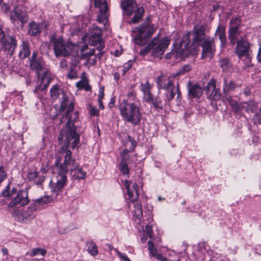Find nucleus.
I'll return each mask as SVG.
<instances>
[{"instance_id":"42","label":"nucleus","mask_w":261,"mask_h":261,"mask_svg":"<svg viewBox=\"0 0 261 261\" xmlns=\"http://www.w3.org/2000/svg\"><path fill=\"white\" fill-rule=\"evenodd\" d=\"M192 65L191 64H185L179 68L178 72L176 74L183 75L190 71L192 69Z\"/></svg>"},{"instance_id":"20","label":"nucleus","mask_w":261,"mask_h":261,"mask_svg":"<svg viewBox=\"0 0 261 261\" xmlns=\"http://www.w3.org/2000/svg\"><path fill=\"white\" fill-rule=\"evenodd\" d=\"M137 6V3L135 0H125L121 4V7L124 13L130 16L135 8Z\"/></svg>"},{"instance_id":"51","label":"nucleus","mask_w":261,"mask_h":261,"mask_svg":"<svg viewBox=\"0 0 261 261\" xmlns=\"http://www.w3.org/2000/svg\"><path fill=\"white\" fill-rule=\"evenodd\" d=\"M220 65L223 70L227 69L230 66L229 60L227 58L221 59L220 61Z\"/></svg>"},{"instance_id":"50","label":"nucleus","mask_w":261,"mask_h":261,"mask_svg":"<svg viewBox=\"0 0 261 261\" xmlns=\"http://www.w3.org/2000/svg\"><path fill=\"white\" fill-rule=\"evenodd\" d=\"M119 169L123 175H127V177H129L128 174L129 169L128 167V164H119Z\"/></svg>"},{"instance_id":"10","label":"nucleus","mask_w":261,"mask_h":261,"mask_svg":"<svg viewBox=\"0 0 261 261\" xmlns=\"http://www.w3.org/2000/svg\"><path fill=\"white\" fill-rule=\"evenodd\" d=\"M155 37L156 41L155 43H152L153 47L152 48V54L155 57H159L164 53L169 44L170 40L167 37L163 38L160 40H159L158 36Z\"/></svg>"},{"instance_id":"17","label":"nucleus","mask_w":261,"mask_h":261,"mask_svg":"<svg viewBox=\"0 0 261 261\" xmlns=\"http://www.w3.org/2000/svg\"><path fill=\"white\" fill-rule=\"evenodd\" d=\"M166 91V97L167 100L170 101L172 100L176 93H177V98L180 97V93L179 90L178 84L175 85L173 83L170 84L166 88L164 89Z\"/></svg>"},{"instance_id":"45","label":"nucleus","mask_w":261,"mask_h":261,"mask_svg":"<svg viewBox=\"0 0 261 261\" xmlns=\"http://www.w3.org/2000/svg\"><path fill=\"white\" fill-rule=\"evenodd\" d=\"M62 97L61 101L60 103V109L61 111H63L66 108L68 103V98L66 96V94L64 92H63L62 93Z\"/></svg>"},{"instance_id":"43","label":"nucleus","mask_w":261,"mask_h":261,"mask_svg":"<svg viewBox=\"0 0 261 261\" xmlns=\"http://www.w3.org/2000/svg\"><path fill=\"white\" fill-rule=\"evenodd\" d=\"M88 251L89 253L93 256L96 255L98 254V249L96 244L93 242L89 243L88 247Z\"/></svg>"},{"instance_id":"35","label":"nucleus","mask_w":261,"mask_h":261,"mask_svg":"<svg viewBox=\"0 0 261 261\" xmlns=\"http://www.w3.org/2000/svg\"><path fill=\"white\" fill-rule=\"evenodd\" d=\"M224 97L235 113H238L241 111V103L239 105L237 101L232 99L230 95Z\"/></svg>"},{"instance_id":"31","label":"nucleus","mask_w":261,"mask_h":261,"mask_svg":"<svg viewBox=\"0 0 261 261\" xmlns=\"http://www.w3.org/2000/svg\"><path fill=\"white\" fill-rule=\"evenodd\" d=\"M257 108L256 103L253 101L241 103V110L244 109L247 112H254L256 111Z\"/></svg>"},{"instance_id":"29","label":"nucleus","mask_w":261,"mask_h":261,"mask_svg":"<svg viewBox=\"0 0 261 261\" xmlns=\"http://www.w3.org/2000/svg\"><path fill=\"white\" fill-rule=\"evenodd\" d=\"M74 179H84L86 177V172L81 168H76L71 171Z\"/></svg>"},{"instance_id":"32","label":"nucleus","mask_w":261,"mask_h":261,"mask_svg":"<svg viewBox=\"0 0 261 261\" xmlns=\"http://www.w3.org/2000/svg\"><path fill=\"white\" fill-rule=\"evenodd\" d=\"M95 7L99 9L101 14H106L108 9V3L106 0H94Z\"/></svg>"},{"instance_id":"4","label":"nucleus","mask_w":261,"mask_h":261,"mask_svg":"<svg viewBox=\"0 0 261 261\" xmlns=\"http://www.w3.org/2000/svg\"><path fill=\"white\" fill-rule=\"evenodd\" d=\"M50 42L53 45V49L56 57L69 56L71 50L75 47L74 44L70 42L65 43L62 37L57 38L55 35L50 37Z\"/></svg>"},{"instance_id":"39","label":"nucleus","mask_w":261,"mask_h":261,"mask_svg":"<svg viewBox=\"0 0 261 261\" xmlns=\"http://www.w3.org/2000/svg\"><path fill=\"white\" fill-rule=\"evenodd\" d=\"M64 148L67 149L64 146L62 149V151H63V154H65L64 163H70L71 162H73L74 160L72 159L71 157V151L69 150H64Z\"/></svg>"},{"instance_id":"64","label":"nucleus","mask_w":261,"mask_h":261,"mask_svg":"<svg viewBox=\"0 0 261 261\" xmlns=\"http://www.w3.org/2000/svg\"><path fill=\"white\" fill-rule=\"evenodd\" d=\"M106 14H102L100 13V15H98L97 21L100 23H104V21L106 20Z\"/></svg>"},{"instance_id":"62","label":"nucleus","mask_w":261,"mask_h":261,"mask_svg":"<svg viewBox=\"0 0 261 261\" xmlns=\"http://www.w3.org/2000/svg\"><path fill=\"white\" fill-rule=\"evenodd\" d=\"M71 61L70 64L72 67L74 68L78 65L79 61L78 59H77V58L75 56H72L71 57Z\"/></svg>"},{"instance_id":"59","label":"nucleus","mask_w":261,"mask_h":261,"mask_svg":"<svg viewBox=\"0 0 261 261\" xmlns=\"http://www.w3.org/2000/svg\"><path fill=\"white\" fill-rule=\"evenodd\" d=\"M145 230L148 237L151 239L153 236V229L151 225H147L145 226Z\"/></svg>"},{"instance_id":"36","label":"nucleus","mask_w":261,"mask_h":261,"mask_svg":"<svg viewBox=\"0 0 261 261\" xmlns=\"http://www.w3.org/2000/svg\"><path fill=\"white\" fill-rule=\"evenodd\" d=\"M134 216L136 218L140 220L143 216L142 210V205L141 203L139 201H137L134 203Z\"/></svg>"},{"instance_id":"49","label":"nucleus","mask_w":261,"mask_h":261,"mask_svg":"<svg viewBox=\"0 0 261 261\" xmlns=\"http://www.w3.org/2000/svg\"><path fill=\"white\" fill-rule=\"evenodd\" d=\"M127 141L126 142L127 145H129V151H133L135 146H136V142L134 139L131 136L127 135Z\"/></svg>"},{"instance_id":"28","label":"nucleus","mask_w":261,"mask_h":261,"mask_svg":"<svg viewBox=\"0 0 261 261\" xmlns=\"http://www.w3.org/2000/svg\"><path fill=\"white\" fill-rule=\"evenodd\" d=\"M10 197V185H8L5 189L2 192V195L0 196V205H4L7 204Z\"/></svg>"},{"instance_id":"54","label":"nucleus","mask_w":261,"mask_h":261,"mask_svg":"<svg viewBox=\"0 0 261 261\" xmlns=\"http://www.w3.org/2000/svg\"><path fill=\"white\" fill-rule=\"evenodd\" d=\"M88 111L89 114L91 116H99V111L95 107L91 105L89 106Z\"/></svg>"},{"instance_id":"37","label":"nucleus","mask_w":261,"mask_h":261,"mask_svg":"<svg viewBox=\"0 0 261 261\" xmlns=\"http://www.w3.org/2000/svg\"><path fill=\"white\" fill-rule=\"evenodd\" d=\"M76 86L79 89H84L86 91H89L91 90V87L88 84L87 79H83L76 83Z\"/></svg>"},{"instance_id":"21","label":"nucleus","mask_w":261,"mask_h":261,"mask_svg":"<svg viewBox=\"0 0 261 261\" xmlns=\"http://www.w3.org/2000/svg\"><path fill=\"white\" fill-rule=\"evenodd\" d=\"M241 31L240 29L237 28H229L228 32V38L229 42L232 45H234L239 40L241 39Z\"/></svg>"},{"instance_id":"25","label":"nucleus","mask_w":261,"mask_h":261,"mask_svg":"<svg viewBox=\"0 0 261 261\" xmlns=\"http://www.w3.org/2000/svg\"><path fill=\"white\" fill-rule=\"evenodd\" d=\"M215 35H218L221 42V46H224L226 44L225 35V27L223 25L218 26L215 32Z\"/></svg>"},{"instance_id":"47","label":"nucleus","mask_w":261,"mask_h":261,"mask_svg":"<svg viewBox=\"0 0 261 261\" xmlns=\"http://www.w3.org/2000/svg\"><path fill=\"white\" fill-rule=\"evenodd\" d=\"M73 108H74V105H73V103H70L68 107L67 111L66 114V117L67 118L68 120L69 119V118L72 117V116L74 113H76L77 114V117H79V113L77 112H73Z\"/></svg>"},{"instance_id":"63","label":"nucleus","mask_w":261,"mask_h":261,"mask_svg":"<svg viewBox=\"0 0 261 261\" xmlns=\"http://www.w3.org/2000/svg\"><path fill=\"white\" fill-rule=\"evenodd\" d=\"M67 61L64 59H62L60 63V67L62 69H65L67 67Z\"/></svg>"},{"instance_id":"13","label":"nucleus","mask_w":261,"mask_h":261,"mask_svg":"<svg viewBox=\"0 0 261 261\" xmlns=\"http://www.w3.org/2000/svg\"><path fill=\"white\" fill-rule=\"evenodd\" d=\"M249 48L250 45L248 41L245 37H241V39L237 41L234 52L239 58H241L248 55Z\"/></svg>"},{"instance_id":"33","label":"nucleus","mask_w":261,"mask_h":261,"mask_svg":"<svg viewBox=\"0 0 261 261\" xmlns=\"http://www.w3.org/2000/svg\"><path fill=\"white\" fill-rule=\"evenodd\" d=\"M144 13V9L142 7L138 8L135 11V15L130 22L133 23H136L140 22L142 20Z\"/></svg>"},{"instance_id":"55","label":"nucleus","mask_w":261,"mask_h":261,"mask_svg":"<svg viewBox=\"0 0 261 261\" xmlns=\"http://www.w3.org/2000/svg\"><path fill=\"white\" fill-rule=\"evenodd\" d=\"M240 21L238 18H232L230 21V28H237L240 29Z\"/></svg>"},{"instance_id":"22","label":"nucleus","mask_w":261,"mask_h":261,"mask_svg":"<svg viewBox=\"0 0 261 261\" xmlns=\"http://www.w3.org/2000/svg\"><path fill=\"white\" fill-rule=\"evenodd\" d=\"M42 24L32 21L29 24L28 34L31 36L39 35L42 31Z\"/></svg>"},{"instance_id":"26","label":"nucleus","mask_w":261,"mask_h":261,"mask_svg":"<svg viewBox=\"0 0 261 261\" xmlns=\"http://www.w3.org/2000/svg\"><path fill=\"white\" fill-rule=\"evenodd\" d=\"M94 33L92 35L90 40L91 42V45L93 46H97L98 44L100 43L101 41V31L98 28H95Z\"/></svg>"},{"instance_id":"3","label":"nucleus","mask_w":261,"mask_h":261,"mask_svg":"<svg viewBox=\"0 0 261 261\" xmlns=\"http://www.w3.org/2000/svg\"><path fill=\"white\" fill-rule=\"evenodd\" d=\"M69 164H56L57 172L50 181L52 192L57 196L62 192L67 182V174L69 171Z\"/></svg>"},{"instance_id":"61","label":"nucleus","mask_w":261,"mask_h":261,"mask_svg":"<svg viewBox=\"0 0 261 261\" xmlns=\"http://www.w3.org/2000/svg\"><path fill=\"white\" fill-rule=\"evenodd\" d=\"M95 49H92L90 51L87 52L82 55V59H86L88 58L94 54Z\"/></svg>"},{"instance_id":"18","label":"nucleus","mask_w":261,"mask_h":261,"mask_svg":"<svg viewBox=\"0 0 261 261\" xmlns=\"http://www.w3.org/2000/svg\"><path fill=\"white\" fill-rule=\"evenodd\" d=\"M188 93L191 98H199L202 94V89L197 84L192 85L190 81L188 84Z\"/></svg>"},{"instance_id":"38","label":"nucleus","mask_w":261,"mask_h":261,"mask_svg":"<svg viewBox=\"0 0 261 261\" xmlns=\"http://www.w3.org/2000/svg\"><path fill=\"white\" fill-rule=\"evenodd\" d=\"M156 41V38H153L152 39L151 41L149 43V44H148V45L146 47L140 50V54L143 56L146 55L150 50V49L153 47V46H152V43H155Z\"/></svg>"},{"instance_id":"24","label":"nucleus","mask_w":261,"mask_h":261,"mask_svg":"<svg viewBox=\"0 0 261 261\" xmlns=\"http://www.w3.org/2000/svg\"><path fill=\"white\" fill-rule=\"evenodd\" d=\"M50 83L49 78L46 77V71H43V74L40 78V83L36 87L35 92L38 90L43 91L47 89Z\"/></svg>"},{"instance_id":"12","label":"nucleus","mask_w":261,"mask_h":261,"mask_svg":"<svg viewBox=\"0 0 261 261\" xmlns=\"http://www.w3.org/2000/svg\"><path fill=\"white\" fill-rule=\"evenodd\" d=\"M29 201L28 192L25 190H20L17 192L16 196L9 202L8 206L14 207L18 205L23 206L27 204Z\"/></svg>"},{"instance_id":"6","label":"nucleus","mask_w":261,"mask_h":261,"mask_svg":"<svg viewBox=\"0 0 261 261\" xmlns=\"http://www.w3.org/2000/svg\"><path fill=\"white\" fill-rule=\"evenodd\" d=\"M0 43L2 45V49L10 56L14 53L17 45V40L14 36L5 32L0 28Z\"/></svg>"},{"instance_id":"27","label":"nucleus","mask_w":261,"mask_h":261,"mask_svg":"<svg viewBox=\"0 0 261 261\" xmlns=\"http://www.w3.org/2000/svg\"><path fill=\"white\" fill-rule=\"evenodd\" d=\"M133 188L135 191V196L134 195L133 191L131 190H127V195L128 196L129 201L134 204L135 202L138 201V199L139 197V190L138 185L136 183L134 184Z\"/></svg>"},{"instance_id":"23","label":"nucleus","mask_w":261,"mask_h":261,"mask_svg":"<svg viewBox=\"0 0 261 261\" xmlns=\"http://www.w3.org/2000/svg\"><path fill=\"white\" fill-rule=\"evenodd\" d=\"M156 82L159 89H163L173 83L169 77L163 74L158 76Z\"/></svg>"},{"instance_id":"5","label":"nucleus","mask_w":261,"mask_h":261,"mask_svg":"<svg viewBox=\"0 0 261 261\" xmlns=\"http://www.w3.org/2000/svg\"><path fill=\"white\" fill-rule=\"evenodd\" d=\"M206 25L205 24H197L194 27L193 30V34L194 37L192 39V44L190 45L186 54L194 55L197 54V50L195 45L201 43L208 38H210V36L206 35L205 31Z\"/></svg>"},{"instance_id":"15","label":"nucleus","mask_w":261,"mask_h":261,"mask_svg":"<svg viewBox=\"0 0 261 261\" xmlns=\"http://www.w3.org/2000/svg\"><path fill=\"white\" fill-rule=\"evenodd\" d=\"M37 207L38 206L36 203H31L26 210L23 211L20 214L22 220L27 223L33 220L35 217V212Z\"/></svg>"},{"instance_id":"16","label":"nucleus","mask_w":261,"mask_h":261,"mask_svg":"<svg viewBox=\"0 0 261 261\" xmlns=\"http://www.w3.org/2000/svg\"><path fill=\"white\" fill-rule=\"evenodd\" d=\"M207 95L215 100L220 99L221 94L219 89H216V81L212 79L208 82L206 87Z\"/></svg>"},{"instance_id":"53","label":"nucleus","mask_w":261,"mask_h":261,"mask_svg":"<svg viewBox=\"0 0 261 261\" xmlns=\"http://www.w3.org/2000/svg\"><path fill=\"white\" fill-rule=\"evenodd\" d=\"M127 95L128 97V99L126 100L128 102H133L135 100H136V101L137 103H138V100L136 98V93L134 91L132 90V91L128 92Z\"/></svg>"},{"instance_id":"2","label":"nucleus","mask_w":261,"mask_h":261,"mask_svg":"<svg viewBox=\"0 0 261 261\" xmlns=\"http://www.w3.org/2000/svg\"><path fill=\"white\" fill-rule=\"evenodd\" d=\"M77 118V114L76 113L73 115L67 120V122L65 125V129L61 130L58 137V142L59 144L62 143L63 138L66 137L67 141L65 144L64 147L67 148L69 145V142L72 140H74L72 143V147L75 148L80 142V135L76 133V127L74 125V122Z\"/></svg>"},{"instance_id":"11","label":"nucleus","mask_w":261,"mask_h":261,"mask_svg":"<svg viewBox=\"0 0 261 261\" xmlns=\"http://www.w3.org/2000/svg\"><path fill=\"white\" fill-rule=\"evenodd\" d=\"M196 45H201L202 47V58H205L206 57L210 58H212L213 55L215 51V45L213 38H208L201 42V43L198 44Z\"/></svg>"},{"instance_id":"34","label":"nucleus","mask_w":261,"mask_h":261,"mask_svg":"<svg viewBox=\"0 0 261 261\" xmlns=\"http://www.w3.org/2000/svg\"><path fill=\"white\" fill-rule=\"evenodd\" d=\"M148 103L151 104L156 110H162L164 107V102L161 98L158 96L154 97Z\"/></svg>"},{"instance_id":"40","label":"nucleus","mask_w":261,"mask_h":261,"mask_svg":"<svg viewBox=\"0 0 261 261\" xmlns=\"http://www.w3.org/2000/svg\"><path fill=\"white\" fill-rule=\"evenodd\" d=\"M59 86L57 85H54L50 90V96L53 99L56 100L59 95Z\"/></svg>"},{"instance_id":"60","label":"nucleus","mask_w":261,"mask_h":261,"mask_svg":"<svg viewBox=\"0 0 261 261\" xmlns=\"http://www.w3.org/2000/svg\"><path fill=\"white\" fill-rule=\"evenodd\" d=\"M36 181L35 182V184L38 186H42V184L44 182L45 180V177L43 175L42 176H39L38 175V177L37 179H36Z\"/></svg>"},{"instance_id":"52","label":"nucleus","mask_w":261,"mask_h":261,"mask_svg":"<svg viewBox=\"0 0 261 261\" xmlns=\"http://www.w3.org/2000/svg\"><path fill=\"white\" fill-rule=\"evenodd\" d=\"M154 96L151 93V90L147 91L143 94V100L145 102L148 103Z\"/></svg>"},{"instance_id":"41","label":"nucleus","mask_w":261,"mask_h":261,"mask_svg":"<svg viewBox=\"0 0 261 261\" xmlns=\"http://www.w3.org/2000/svg\"><path fill=\"white\" fill-rule=\"evenodd\" d=\"M52 201L53 198L51 196H45L37 199L35 203L36 204H46L51 202Z\"/></svg>"},{"instance_id":"30","label":"nucleus","mask_w":261,"mask_h":261,"mask_svg":"<svg viewBox=\"0 0 261 261\" xmlns=\"http://www.w3.org/2000/svg\"><path fill=\"white\" fill-rule=\"evenodd\" d=\"M21 49L19 53L20 58L24 59L28 57L31 54L29 43L28 41H23Z\"/></svg>"},{"instance_id":"44","label":"nucleus","mask_w":261,"mask_h":261,"mask_svg":"<svg viewBox=\"0 0 261 261\" xmlns=\"http://www.w3.org/2000/svg\"><path fill=\"white\" fill-rule=\"evenodd\" d=\"M46 253V250L44 249L36 248L33 249L31 251L30 255L32 256L37 255H41L42 256H44Z\"/></svg>"},{"instance_id":"7","label":"nucleus","mask_w":261,"mask_h":261,"mask_svg":"<svg viewBox=\"0 0 261 261\" xmlns=\"http://www.w3.org/2000/svg\"><path fill=\"white\" fill-rule=\"evenodd\" d=\"M137 30L138 34L135 36L134 41L135 43L140 45H144L154 31L153 25H149L146 23L141 24L137 28Z\"/></svg>"},{"instance_id":"9","label":"nucleus","mask_w":261,"mask_h":261,"mask_svg":"<svg viewBox=\"0 0 261 261\" xmlns=\"http://www.w3.org/2000/svg\"><path fill=\"white\" fill-rule=\"evenodd\" d=\"M190 35V32H188L186 34L182 37L180 41V48L177 49L176 54L173 53L171 54H168L166 55V58L167 59H169L171 56H175L176 58L178 57L179 58H182L184 56L188 55V54H186V53L189 52L188 49L189 48V44L191 42Z\"/></svg>"},{"instance_id":"57","label":"nucleus","mask_w":261,"mask_h":261,"mask_svg":"<svg viewBox=\"0 0 261 261\" xmlns=\"http://www.w3.org/2000/svg\"><path fill=\"white\" fill-rule=\"evenodd\" d=\"M38 172H29L27 174V177L29 181H33L36 180L38 177Z\"/></svg>"},{"instance_id":"58","label":"nucleus","mask_w":261,"mask_h":261,"mask_svg":"<svg viewBox=\"0 0 261 261\" xmlns=\"http://www.w3.org/2000/svg\"><path fill=\"white\" fill-rule=\"evenodd\" d=\"M67 77L70 79H74L78 77L77 74L73 69V67H71L70 71L67 74Z\"/></svg>"},{"instance_id":"56","label":"nucleus","mask_w":261,"mask_h":261,"mask_svg":"<svg viewBox=\"0 0 261 261\" xmlns=\"http://www.w3.org/2000/svg\"><path fill=\"white\" fill-rule=\"evenodd\" d=\"M128 152V149H125L123 150L122 153L121 155L122 158L121 163H126L127 162L129 161Z\"/></svg>"},{"instance_id":"46","label":"nucleus","mask_w":261,"mask_h":261,"mask_svg":"<svg viewBox=\"0 0 261 261\" xmlns=\"http://www.w3.org/2000/svg\"><path fill=\"white\" fill-rule=\"evenodd\" d=\"M151 88L152 86L149 84L148 81H146L144 83H141L140 84V90L143 94L151 90Z\"/></svg>"},{"instance_id":"8","label":"nucleus","mask_w":261,"mask_h":261,"mask_svg":"<svg viewBox=\"0 0 261 261\" xmlns=\"http://www.w3.org/2000/svg\"><path fill=\"white\" fill-rule=\"evenodd\" d=\"M29 16L27 12L23 11L22 7L16 6L14 7L10 13V19L11 23L14 25L21 24V27L29 21Z\"/></svg>"},{"instance_id":"48","label":"nucleus","mask_w":261,"mask_h":261,"mask_svg":"<svg viewBox=\"0 0 261 261\" xmlns=\"http://www.w3.org/2000/svg\"><path fill=\"white\" fill-rule=\"evenodd\" d=\"M148 246L149 254L153 257L157 253V249L154 247L153 242L150 240L148 242Z\"/></svg>"},{"instance_id":"1","label":"nucleus","mask_w":261,"mask_h":261,"mask_svg":"<svg viewBox=\"0 0 261 261\" xmlns=\"http://www.w3.org/2000/svg\"><path fill=\"white\" fill-rule=\"evenodd\" d=\"M119 111L125 121L135 125L140 123L142 115L140 112L139 106L136 100L133 102H128L127 100H123L120 104Z\"/></svg>"},{"instance_id":"19","label":"nucleus","mask_w":261,"mask_h":261,"mask_svg":"<svg viewBox=\"0 0 261 261\" xmlns=\"http://www.w3.org/2000/svg\"><path fill=\"white\" fill-rule=\"evenodd\" d=\"M30 67L32 69L36 70L38 77L41 76L40 72L43 69V65L40 61L37 59V56L35 52H33L30 60Z\"/></svg>"},{"instance_id":"14","label":"nucleus","mask_w":261,"mask_h":261,"mask_svg":"<svg viewBox=\"0 0 261 261\" xmlns=\"http://www.w3.org/2000/svg\"><path fill=\"white\" fill-rule=\"evenodd\" d=\"M222 84L223 92L224 96L230 95V92H233L238 89H240L241 87V85L227 77L223 78Z\"/></svg>"}]
</instances>
